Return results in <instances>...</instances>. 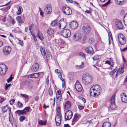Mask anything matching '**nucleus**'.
I'll use <instances>...</instances> for the list:
<instances>
[{"instance_id":"nucleus-1","label":"nucleus","mask_w":127,"mask_h":127,"mask_svg":"<svg viewBox=\"0 0 127 127\" xmlns=\"http://www.w3.org/2000/svg\"><path fill=\"white\" fill-rule=\"evenodd\" d=\"M92 80V77L89 74L85 73L84 74L82 77V82L86 85L90 84Z\"/></svg>"},{"instance_id":"nucleus-2","label":"nucleus","mask_w":127,"mask_h":127,"mask_svg":"<svg viewBox=\"0 0 127 127\" xmlns=\"http://www.w3.org/2000/svg\"><path fill=\"white\" fill-rule=\"evenodd\" d=\"M82 29L85 33L88 34L91 32L90 26L88 24H85L83 25Z\"/></svg>"},{"instance_id":"nucleus-3","label":"nucleus","mask_w":127,"mask_h":127,"mask_svg":"<svg viewBox=\"0 0 127 127\" xmlns=\"http://www.w3.org/2000/svg\"><path fill=\"white\" fill-rule=\"evenodd\" d=\"M118 38L119 43L122 45H124L126 42V38L124 35L121 33H120L118 35Z\"/></svg>"},{"instance_id":"nucleus-4","label":"nucleus","mask_w":127,"mask_h":127,"mask_svg":"<svg viewBox=\"0 0 127 127\" xmlns=\"http://www.w3.org/2000/svg\"><path fill=\"white\" fill-rule=\"evenodd\" d=\"M61 32V35L65 38H67L69 37L71 34V32L68 29H63Z\"/></svg>"},{"instance_id":"nucleus-5","label":"nucleus","mask_w":127,"mask_h":127,"mask_svg":"<svg viewBox=\"0 0 127 127\" xmlns=\"http://www.w3.org/2000/svg\"><path fill=\"white\" fill-rule=\"evenodd\" d=\"M62 11L66 15H69L72 14V12L71 9L69 7L64 6L62 8Z\"/></svg>"},{"instance_id":"nucleus-6","label":"nucleus","mask_w":127,"mask_h":127,"mask_svg":"<svg viewBox=\"0 0 127 127\" xmlns=\"http://www.w3.org/2000/svg\"><path fill=\"white\" fill-rule=\"evenodd\" d=\"M59 28L60 29H64L66 27L67 23L65 19H61L60 21Z\"/></svg>"},{"instance_id":"nucleus-7","label":"nucleus","mask_w":127,"mask_h":127,"mask_svg":"<svg viewBox=\"0 0 127 127\" xmlns=\"http://www.w3.org/2000/svg\"><path fill=\"white\" fill-rule=\"evenodd\" d=\"M73 116L72 112L70 110L66 112L65 113L64 118L65 120H69L71 119Z\"/></svg>"},{"instance_id":"nucleus-8","label":"nucleus","mask_w":127,"mask_h":127,"mask_svg":"<svg viewBox=\"0 0 127 127\" xmlns=\"http://www.w3.org/2000/svg\"><path fill=\"white\" fill-rule=\"evenodd\" d=\"M7 70V68L4 64H0V74L1 75H4Z\"/></svg>"},{"instance_id":"nucleus-9","label":"nucleus","mask_w":127,"mask_h":127,"mask_svg":"<svg viewBox=\"0 0 127 127\" xmlns=\"http://www.w3.org/2000/svg\"><path fill=\"white\" fill-rule=\"evenodd\" d=\"M52 10V8L51 7L50 4L46 5L45 7L44 8V13L46 14H50Z\"/></svg>"},{"instance_id":"nucleus-10","label":"nucleus","mask_w":127,"mask_h":127,"mask_svg":"<svg viewBox=\"0 0 127 127\" xmlns=\"http://www.w3.org/2000/svg\"><path fill=\"white\" fill-rule=\"evenodd\" d=\"M11 50V48L8 46H5L3 49V52L4 55H9Z\"/></svg>"},{"instance_id":"nucleus-11","label":"nucleus","mask_w":127,"mask_h":127,"mask_svg":"<svg viewBox=\"0 0 127 127\" xmlns=\"http://www.w3.org/2000/svg\"><path fill=\"white\" fill-rule=\"evenodd\" d=\"M115 95H113L110 99L111 105L110 108L112 110H114L116 108V106L115 104Z\"/></svg>"},{"instance_id":"nucleus-12","label":"nucleus","mask_w":127,"mask_h":127,"mask_svg":"<svg viewBox=\"0 0 127 127\" xmlns=\"http://www.w3.org/2000/svg\"><path fill=\"white\" fill-rule=\"evenodd\" d=\"M100 91L97 90L90 89V95L92 96H97L100 94Z\"/></svg>"},{"instance_id":"nucleus-13","label":"nucleus","mask_w":127,"mask_h":127,"mask_svg":"<svg viewBox=\"0 0 127 127\" xmlns=\"http://www.w3.org/2000/svg\"><path fill=\"white\" fill-rule=\"evenodd\" d=\"M62 115L61 114H57L55 117V121L57 126H59L61 123Z\"/></svg>"},{"instance_id":"nucleus-14","label":"nucleus","mask_w":127,"mask_h":127,"mask_svg":"<svg viewBox=\"0 0 127 127\" xmlns=\"http://www.w3.org/2000/svg\"><path fill=\"white\" fill-rule=\"evenodd\" d=\"M78 25V23L75 21L71 22L69 25V27L71 29L75 30L77 28Z\"/></svg>"},{"instance_id":"nucleus-15","label":"nucleus","mask_w":127,"mask_h":127,"mask_svg":"<svg viewBox=\"0 0 127 127\" xmlns=\"http://www.w3.org/2000/svg\"><path fill=\"white\" fill-rule=\"evenodd\" d=\"M82 37L81 34L79 32L75 33L73 35L74 39L76 41H78L80 40Z\"/></svg>"},{"instance_id":"nucleus-16","label":"nucleus","mask_w":127,"mask_h":127,"mask_svg":"<svg viewBox=\"0 0 127 127\" xmlns=\"http://www.w3.org/2000/svg\"><path fill=\"white\" fill-rule=\"evenodd\" d=\"M39 67V65L37 63H35L32 66L31 69L33 72L37 71L38 70Z\"/></svg>"},{"instance_id":"nucleus-17","label":"nucleus","mask_w":127,"mask_h":127,"mask_svg":"<svg viewBox=\"0 0 127 127\" xmlns=\"http://www.w3.org/2000/svg\"><path fill=\"white\" fill-rule=\"evenodd\" d=\"M75 87L76 90L78 92L81 91L82 89V87L81 85L79 83L78 81H77L75 84Z\"/></svg>"},{"instance_id":"nucleus-18","label":"nucleus","mask_w":127,"mask_h":127,"mask_svg":"<svg viewBox=\"0 0 127 127\" xmlns=\"http://www.w3.org/2000/svg\"><path fill=\"white\" fill-rule=\"evenodd\" d=\"M121 101L123 102L127 103V96L124 93H122L120 94Z\"/></svg>"},{"instance_id":"nucleus-19","label":"nucleus","mask_w":127,"mask_h":127,"mask_svg":"<svg viewBox=\"0 0 127 127\" xmlns=\"http://www.w3.org/2000/svg\"><path fill=\"white\" fill-rule=\"evenodd\" d=\"M116 27L119 29H122L123 27L122 23L120 21H116L115 23Z\"/></svg>"},{"instance_id":"nucleus-20","label":"nucleus","mask_w":127,"mask_h":127,"mask_svg":"<svg viewBox=\"0 0 127 127\" xmlns=\"http://www.w3.org/2000/svg\"><path fill=\"white\" fill-rule=\"evenodd\" d=\"M39 75V73H34L32 74L29 75L28 77L29 78H37L38 77Z\"/></svg>"},{"instance_id":"nucleus-21","label":"nucleus","mask_w":127,"mask_h":127,"mask_svg":"<svg viewBox=\"0 0 127 127\" xmlns=\"http://www.w3.org/2000/svg\"><path fill=\"white\" fill-rule=\"evenodd\" d=\"M86 52L87 53L92 54L94 53V51L92 48L91 47H89L85 49Z\"/></svg>"},{"instance_id":"nucleus-22","label":"nucleus","mask_w":127,"mask_h":127,"mask_svg":"<svg viewBox=\"0 0 127 127\" xmlns=\"http://www.w3.org/2000/svg\"><path fill=\"white\" fill-rule=\"evenodd\" d=\"M56 97L57 98V105L59 106L63 100L62 96H60L57 97V94H56Z\"/></svg>"},{"instance_id":"nucleus-23","label":"nucleus","mask_w":127,"mask_h":127,"mask_svg":"<svg viewBox=\"0 0 127 127\" xmlns=\"http://www.w3.org/2000/svg\"><path fill=\"white\" fill-rule=\"evenodd\" d=\"M71 104L70 102L68 101H66L64 105V108L66 109H69L71 107Z\"/></svg>"},{"instance_id":"nucleus-24","label":"nucleus","mask_w":127,"mask_h":127,"mask_svg":"<svg viewBox=\"0 0 127 127\" xmlns=\"http://www.w3.org/2000/svg\"><path fill=\"white\" fill-rule=\"evenodd\" d=\"M91 89L95 90L101 92V88L99 86L97 85H96L92 86L90 88Z\"/></svg>"},{"instance_id":"nucleus-25","label":"nucleus","mask_w":127,"mask_h":127,"mask_svg":"<svg viewBox=\"0 0 127 127\" xmlns=\"http://www.w3.org/2000/svg\"><path fill=\"white\" fill-rule=\"evenodd\" d=\"M78 120V116L77 114H76L75 115L72 121V125H73Z\"/></svg>"},{"instance_id":"nucleus-26","label":"nucleus","mask_w":127,"mask_h":127,"mask_svg":"<svg viewBox=\"0 0 127 127\" xmlns=\"http://www.w3.org/2000/svg\"><path fill=\"white\" fill-rule=\"evenodd\" d=\"M15 113L18 114L19 115H26V112H24L23 110H18L15 112Z\"/></svg>"},{"instance_id":"nucleus-27","label":"nucleus","mask_w":127,"mask_h":127,"mask_svg":"<svg viewBox=\"0 0 127 127\" xmlns=\"http://www.w3.org/2000/svg\"><path fill=\"white\" fill-rule=\"evenodd\" d=\"M37 37L39 38L41 41L43 40V34L40 32H38Z\"/></svg>"},{"instance_id":"nucleus-28","label":"nucleus","mask_w":127,"mask_h":127,"mask_svg":"<svg viewBox=\"0 0 127 127\" xmlns=\"http://www.w3.org/2000/svg\"><path fill=\"white\" fill-rule=\"evenodd\" d=\"M102 127H111V125L109 122H105L103 124Z\"/></svg>"},{"instance_id":"nucleus-29","label":"nucleus","mask_w":127,"mask_h":127,"mask_svg":"<svg viewBox=\"0 0 127 127\" xmlns=\"http://www.w3.org/2000/svg\"><path fill=\"white\" fill-rule=\"evenodd\" d=\"M40 51L42 54L43 55H45L46 54L45 51V49L44 47H40Z\"/></svg>"},{"instance_id":"nucleus-30","label":"nucleus","mask_w":127,"mask_h":127,"mask_svg":"<svg viewBox=\"0 0 127 127\" xmlns=\"http://www.w3.org/2000/svg\"><path fill=\"white\" fill-rule=\"evenodd\" d=\"M84 63L82 62L81 65H76V67L77 69H80L83 68L84 67Z\"/></svg>"},{"instance_id":"nucleus-31","label":"nucleus","mask_w":127,"mask_h":127,"mask_svg":"<svg viewBox=\"0 0 127 127\" xmlns=\"http://www.w3.org/2000/svg\"><path fill=\"white\" fill-rule=\"evenodd\" d=\"M8 21L10 23L14 24L15 23L14 19L11 17H9L8 20Z\"/></svg>"},{"instance_id":"nucleus-32","label":"nucleus","mask_w":127,"mask_h":127,"mask_svg":"<svg viewBox=\"0 0 127 127\" xmlns=\"http://www.w3.org/2000/svg\"><path fill=\"white\" fill-rule=\"evenodd\" d=\"M115 2L118 5H121L124 3V0H115Z\"/></svg>"},{"instance_id":"nucleus-33","label":"nucleus","mask_w":127,"mask_h":127,"mask_svg":"<svg viewBox=\"0 0 127 127\" xmlns=\"http://www.w3.org/2000/svg\"><path fill=\"white\" fill-rule=\"evenodd\" d=\"M54 30L53 29L49 28L47 31V33L49 35H51V34L53 33Z\"/></svg>"},{"instance_id":"nucleus-34","label":"nucleus","mask_w":127,"mask_h":127,"mask_svg":"<svg viewBox=\"0 0 127 127\" xmlns=\"http://www.w3.org/2000/svg\"><path fill=\"white\" fill-rule=\"evenodd\" d=\"M57 20L56 19L52 21L51 24L52 26L55 27L57 25Z\"/></svg>"},{"instance_id":"nucleus-35","label":"nucleus","mask_w":127,"mask_h":127,"mask_svg":"<svg viewBox=\"0 0 127 127\" xmlns=\"http://www.w3.org/2000/svg\"><path fill=\"white\" fill-rule=\"evenodd\" d=\"M94 40L93 37H90L89 38L88 42L90 43L91 44H92L93 43H94Z\"/></svg>"},{"instance_id":"nucleus-36","label":"nucleus","mask_w":127,"mask_h":127,"mask_svg":"<svg viewBox=\"0 0 127 127\" xmlns=\"http://www.w3.org/2000/svg\"><path fill=\"white\" fill-rule=\"evenodd\" d=\"M30 109V108L29 106H28L27 107H26L23 110V111H24V112H26V113L27 112H29Z\"/></svg>"},{"instance_id":"nucleus-37","label":"nucleus","mask_w":127,"mask_h":127,"mask_svg":"<svg viewBox=\"0 0 127 127\" xmlns=\"http://www.w3.org/2000/svg\"><path fill=\"white\" fill-rule=\"evenodd\" d=\"M8 109V106L7 105L3 107L2 108V110L4 112H6Z\"/></svg>"},{"instance_id":"nucleus-38","label":"nucleus","mask_w":127,"mask_h":127,"mask_svg":"<svg viewBox=\"0 0 127 127\" xmlns=\"http://www.w3.org/2000/svg\"><path fill=\"white\" fill-rule=\"evenodd\" d=\"M21 6H20L19 7L17 8L18 11L17 12V13L18 15H20L21 14Z\"/></svg>"},{"instance_id":"nucleus-39","label":"nucleus","mask_w":127,"mask_h":127,"mask_svg":"<svg viewBox=\"0 0 127 127\" xmlns=\"http://www.w3.org/2000/svg\"><path fill=\"white\" fill-rule=\"evenodd\" d=\"M16 19L19 23H21L22 22L21 18L20 16H17L16 18Z\"/></svg>"},{"instance_id":"nucleus-40","label":"nucleus","mask_w":127,"mask_h":127,"mask_svg":"<svg viewBox=\"0 0 127 127\" xmlns=\"http://www.w3.org/2000/svg\"><path fill=\"white\" fill-rule=\"evenodd\" d=\"M78 55L79 56L82 57L83 58H85V54L82 52H80L78 53Z\"/></svg>"},{"instance_id":"nucleus-41","label":"nucleus","mask_w":127,"mask_h":127,"mask_svg":"<svg viewBox=\"0 0 127 127\" xmlns=\"http://www.w3.org/2000/svg\"><path fill=\"white\" fill-rule=\"evenodd\" d=\"M46 121L43 122L42 120H40L38 121V123L41 125H45L46 124Z\"/></svg>"},{"instance_id":"nucleus-42","label":"nucleus","mask_w":127,"mask_h":127,"mask_svg":"<svg viewBox=\"0 0 127 127\" xmlns=\"http://www.w3.org/2000/svg\"><path fill=\"white\" fill-rule=\"evenodd\" d=\"M124 68H122V67H121L120 68H119L118 69V70L117 71L118 72H119L120 73H122L124 72V71L123 70Z\"/></svg>"},{"instance_id":"nucleus-43","label":"nucleus","mask_w":127,"mask_h":127,"mask_svg":"<svg viewBox=\"0 0 127 127\" xmlns=\"http://www.w3.org/2000/svg\"><path fill=\"white\" fill-rule=\"evenodd\" d=\"M26 118L25 116H21L19 118V120L21 122H22Z\"/></svg>"},{"instance_id":"nucleus-44","label":"nucleus","mask_w":127,"mask_h":127,"mask_svg":"<svg viewBox=\"0 0 127 127\" xmlns=\"http://www.w3.org/2000/svg\"><path fill=\"white\" fill-rule=\"evenodd\" d=\"M62 74L61 73H60V74L59 75H58L59 77L60 78L61 80L63 82L65 81H64V79L63 78H62Z\"/></svg>"},{"instance_id":"nucleus-45","label":"nucleus","mask_w":127,"mask_h":127,"mask_svg":"<svg viewBox=\"0 0 127 127\" xmlns=\"http://www.w3.org/2000/svg\"><path fill=\"white\" fill-rule=\"evenodd\" d=\"M49 95L51 96H52L53 95V92L52 90L51 89H50L49 90Z\"/></svg>"},{"instance_id":"nucleus-46","label":"nucleus","mask_w":127,"mask_h":127,"mask_svg":"<svg viewBox=\"0 0 127 127\" xmlns=\"http://www.w3.org/2000/svg\"><path fill=\"white\" fill-rule=\"evenodd\" d=\"M20 95L26 99H28L29 98V96L28 95H27L22 94H21Z\"/></svg>"},{"instance_id":"nucleus-47","label":"nucleus","mask_w":127,"mask_h":127,"mask_svg":"<svg viewBox=\"0 0 127 127\" xmlns=\"http://www.w3.org/2000/svg\"><path fill=\"white\" fill-rule=\"evenodd\" d=\"M99 57L97 55H95L93 58V59L94 60H96L99 59Z\"/></svg>"},{"instance_id":"nucleus-48","label":"nucleus","mask_w":127,"mask_h":127,"mask_svg":"<svg viewBox=\"0 0 127 127\" xmlns=\"http://www.w3.org/2000/svg\"><path fill=\"white\" fill-rule=\"evenodd\" d=\"M13 116L12 117H10L9 116V121L11 123L13 124V121L12 120L13 119Z\"/></svg>"},{"instance_id":"nucleus-49","label":"nucleus","mask_w":127,"mask_h":127,"mask_svg":"<svg viewBox=\"0 0 127 127\" xmlns=\"http://www.w3.org/2000/svg\"><path fill=\"white\" fill-rule=\"evenodd\" d=\"M92 9L91 8H89V10H86L85 11V12H86L87 13L90 14L91 13L92 11Z\"/></svg>"},{"instance_id":"nucleus-50","label":"nucleus","mask_w":127,"mask_h":127,"mask_svg":"<svg viewBox=\"0 0 127 127\" xmlns=\"http://www.w3.org/2000/svg\"><path fill=\"white\" fill-rule=\"evenodd\" d=\"M116 71V68H114V70L111 71L110 72L109 74L110 75H112L114 74L115 72Z\"/></svg>"},{"instance_id":"nucleus-51","label":"nucleus","mask_w":127,"mask_h":127,"mask_svg":"<svg viewBox=\"0 0 127 127\" xmlns=\"http://www.w3.org/2000/svg\"><path fill=\"white\" fill-rule=\"evenodd\" d=\"M110 3V0H109L108 1L106 2L105 4H104L102 5V6L103 7H104L106 6H107V5H108V4H109V3Z\"/></svg>"},{"instance_id":"nucleus-52","label":"nucleus","mask_w":127,"mask_h":127,"mask_svg":"<svg viewBox=\"0 0 127 127\" xmlns=\"http://www.w3.org/2000/svg\"><path fill=\"white\" fill-rule=\"evenodd\" d=\"M18 106L20 107H22L23 106V105L19 101H18Z\"/></svg>"},{"instance_id":"nucleus-53","label":"nucleus","mask_w":127,"mask_h":127,"mask_svg":"<svg viewBox=\"0 0 127 127\" xmlns=\"http://www.w3.org/2000/svg\"><path fill=\"white\" fill-rule=\"evenodd\" d=\"M78 107L79 109L80 110H82L84 109V107L83 106L80 105H78Z\"/></svg>"},{"instance_id":"nucleus-54","label":"nucleus","mask_w":127,"mask_h":127,"mask_svg":"<svg viewBox=\"0 0 127 127\" xmlns=\"http://www.w3.org/2000/svg\"><path fill=\"white\" fill-rule=\"evenodd\" d=\"M13 78H10L9 77L7 80V81L8 83H9L11 81Z\"/></svg>"},{"instance_id":"nucleus-55","label":"nucleus","mask_w":127,"mask_h":127,"mask_svg":"<svg viewBox=\"0 0 127 127\" xmlns=\"http://www.w3.org/2000/svg\"><path fill=\"white\" fill-rule=\"evenodd\" d=\"M11 84H9L7 85V84H6L5 85V89L6 90H7L8 88L11 86Z\"/></svg>"},{"instance_id":"nucleus-56","label":"nucleus","mask_w":127,"mask_h":127,"mask_svg":"<svg viewBox=\"0 0 127 127\" xmlns=\"http://www.w3.org/2000/svg\"><path fill=\"white\" fill-rule=\"evenodd\" d=\"M33 24H32L29 27V30L30 31L31 33H32L31 29H32V27H33Z\"/></svg>"},{"instance_id":"nucleus-57","label":"nucleus","mask_w":127,"mask_h":127,"mask_svg":"<svg viewBox=\"0 0 127 127\" xmlns=\"http://www.w3.org/2000/svg\"><path fill=\"white\" fill-rule=\"evenodd\" d=\"M15 102V100L14 99L11 100L10 101V104L11 105H12Z\"/></svg>"},{"instance_id":"nucleus-58","label":"nucleus","mask_w":127,"mask_h":127,"mask_svg":"<svg viewBox=\"0 0 127 127\" xmlns=\"http://www.w3.org/2000/svg\"><path fill=\"white\" fill-rule=\"evenodd\" d=\"M33 87V86L31 84H30L28 85V88L30 89H32Z\"/></svg>"},{"instance_id":"nucleus-59","label":"nucleus","mask_w":127,"mask_h":127,"mask_svg":"<svg viewBox=\"0 0 127 127\" xmlns=\"http://www.w3.org/2000/svg\"><path fill=\"white\" fill-rule=\"evenodd\" d=\"M60 107H57V108L56 110L58 112H59L60 111Z\"/></svg>"},{"instance_id":"nucleus-60","label":"nucleus","mask_w":127,"mask_h":127,"mask_svg":"<svg viewBox=\"0 0 127 127\" xmlns=\"http://www.w3.org/2000/svg\"><path fill=\"white\" fill-rule=\"evenodd\" d=\"M126 20H127V13L125 16L123 21H125Z\"/></svg>"},{"instance_id":"nucleus-61","label":"nucleus","mask_w":127,"mask_h":127,"mask_svg":"<svg viewBox=\"0 0 127 127\" xmlns=\"http://www.w3.org/2000/svg\"><path fill=\"white\" fill-rule=\"evenodd\" d=\"M55 72L57 73H60V70L58 69H56L55 70Z\"/></svg>"},{"instance_id":"nucleus-62","label":"nucleus","mask_w":127,"mask_h":127,"mask_svg":"<svg viewBox=\"0 0 127 127\" xmlns=\"http://www.w3.org/2000/svg\"><path fill=\"white\" fill-rule=\"evenodd\" d=\"M109 36V38L110 39V37L111 38V39H112V35L111 33L110 32H109V34L108 35Z\"/></svg>"},{"instance_id":"nucleus-63","label":"nucleus","mask_w":127,"mask_h":127,"mask_svg":"<svg viewBox=\"0 0 127 127\" xmlns=\"http://www.w3.org/2000/svg\"><path fill=\"white\" fill-rule=\"evenodd\" d=\"M47 58V59L48 60V59H51L52 58L51 56V55H48H48H47L46 56Z\"/></svg>"},{"instance_id":"nucleus-64","label":"nucleus","mask_w":127,"mask_h":127,"mask_svg":"<svg viewBox=\"0 0 127 127\" xmlns=\"http://www.w3.org/2000/svg\"><path fill=\"white\" fill-rule=\"evenodd\" d=\"M64 127H71L68 124H64Z\"/></svg>"}]
</instances>
